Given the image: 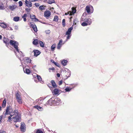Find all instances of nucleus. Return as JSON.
<instances>
[{
  "mask_svg": "<svg viewBox=\"0 0 133 133\" xmlns=\"http://www.w3.org/2000/svg\"><path fill=\"white\" fill-rule=\"evenodd\" d=\"M10 44L13 46L15 48L16 51H17V53L15 52V54L16 55L18 58L21 60V57H24L22 55V53L21 51H19L18 49V46L19 45L18 43L17 42L11 40L9 42Z\"/></svg>",
  "mask_w": 133,
  "mask_h": 133,
  "instance_id": "f257e3e1",
  "label": "nucleus"
},
{
  "mask_svg": "<svg viewBox=\"0 0 133 133\" xmlns=\"http://www.w3.org/2000/svg\"><path fill=\"white\" fill-rule=\"evenodd\" d=\"M13 112V110L12 107L9 105H7L6 107V112L5 114V115L11 114Z\"/></svg>",
  "mask_w": 133,
  "mask_h": 133,
  "instance_id": "f03ea898",
  "label": "nucleus"
},
{
  "mask_svg": "<svg viewBox=\"0 0 133 133\" xmlns=\"http://www.w3.org/2000/svg\"><path fill=\"white\" fill-rule=\"evenodd\" d=\"M54 97H53L50 98L46 103L47 105H56V103L55 102Z\"/></svg>",
  "mask_w": 133,
  "mask_h": 133,
  "instance_id": "7ed1b4c3",
  "label": "nucleus"
},
{
  "mask_svg": "<svg viewBox=\"0 0 133 133\" xmlns=\"http://www.w3.org/2000/svg\"><path fill=\"white\" fill-rule=\"evenodd\" d=\"M14 122H20L21 120V116L18 115H16L12 118Z\"/></svg>",
  "mask_w": 133,
  "mask_h": 133,
  "instance_id": "20e7f679",
  "label": "nucleus"
},
{
  "mask_svg": "<svg viewBox=\"0 0 133 133\" xmlns=\"http://www.w3.org/2000/svg\"><path fill=\"white\" fill-rule=\"evenodd\" d=\"M50 88L51 90H52L53 87H50ZM52 93L54 95H59L60 93L59 92L60 91L58 89L55 88L53 91L51 90Z\"/></svg>",
  "mask_w": 133,
  "mask_h": 133,
  "instance_id": "39448f33",
  "label": "nucleus"
},
{
  "mask_svg": "<svg viewBox=\"0 0 133 133\" xmlns=\"http://www.w3.org/2000/svg\"><path fill=\"white\" fill-rule=\"evenodd\" d=\"M86 10L88 13H89L90 11L92 13L93 10V7L91 5L87 6L86 7Z\"/></svg>",
  "mask_w": 133,
  "mask_h": 133,
  "instance_id": "423d86ee",
  "label": "nucleus"
},
{
  "mask_svg": "<svg viewBox=\"0 0 133 133\" xmlns=\"http://www.w3.org/2000/svg\"><path fill=\"white\" fill-rule=\"evenodd\" d=\"M16 96L17 101L19 104H21L22 103V98L20 96V95L18 93H17L16 94Z\"/></svg>",
  "mask_w": 133,
  "mask_h": 133,
  "instance_id": "0eeeda50",
  "label": "nucleus"
},
{
  "mask_svg": "<svg viewBox=\"0 0 133 133\" xmlns=\"http://www.w3.org/2000/svg\"><path fill=\"white\" fill-rule=\"evenodd\" d=\"M21 131L24 132L25 131V125L24 123H21L20 127Z\"/></svg>",
  "mask_w": 133,
  "mask_h": 133,
  "instance_id": "6e6552de",
  "label": "nucleus"
},
{
  "mask_svg": "<svg viewBox=\"0 0 133 133\" xmlns=\"http://www.w3.org/2000/svg\"><path fill=\"white\" fill-rule=\"evenodd\" d=\"M51 15L50 12L49 11L47 10L45 11L44 13V15L47 18L49 17Z\"/></svg>",
  "mask_w": 133,
  "mask_h": 133,
  "instance_id": "1a4fd4ad",
  "label": "nucleus"
},
{
  "mask_svg": "<svg viewBox=\"0 0 133 133\" xmlns=\"http://www.w3.org/2000/svg\"><path fill=\"white\" fill-rule=\"evenodd\" d=\"M71 11H69V15L70 16L72 15H74V14L76 12V9L74 7H72L71 8Z\"/></svg>",
  "mask_w": 133,
  "mask_h": 133,
  "instance_id": "9d476101",
  "label": "nucleus"
},
{
  "mask_svg": "<svg viewBox=\"0 0 133 133\" xmlns=\"http://www.w3.org/2000/svg\"><path fill=\"white\" fill-rule=\"evenodd\" d=\"M25 2L26 6L28 7H30L32 6V3L28 1L27 0H25Z\"/></svg>",
  "mask_w": 133,
  "mask_h": 133,
  "instance_id": "9b49d317",
  "label": "nucleus"
},
{
  "mask_svg": "<svg viewBox=\"0 0 133 133\" xmlns=\"http://www.w3.org/2000/svg\"><path fill=\"white\" fill-rule=\"evenodd\" d=\"M33 51L34 53V56L36 57L37 56L41 53V52L38 50H34Z\"/></svg>",
  "mask_w": 133,
  "mask_h": 133,
  "instance_id": "f8f14e48",
  "label": "nucleus"
},
{
  "mask_svg": "<svg viewBox=\"0 0 133 133\" xmlns=\"http://www.w3.org/2000/svg\"><path fill=\"white\" fill-rule=\"evenodd\" d=\"M55 102L56 103V105H57L59 104V103L61 102V100L59 98H54Z\"/></svg>",
  "mask_w": 133,
  "mask_h": 133,
  "instance_id": "ddd939ff",
  "label": "nucleus"
},
{
  "mask_svg": "<svg viewBox=\"0 0 133 133\" xmlns=\"http://www.w3.org/2000/svg\"><path fill=\"white\" fill-rule=\"evenodd\" d=\"M23 70L24 72L27 74H30V71L29 69L24 68H23Z\"/></svg>",
  "mask_w": 133,
  "mask_h": 133,
  "instance_id": "4468645a",
  "label": "nucleus"
},
{
  "mask_svg": "<svg viewBox=\"0 0 133 133\" xmlns=\"http://www.w3.org/2000/svg\"><path fill=\"white\" fill-rule=\"evenodd\" d=\"M51 83L53 88H55L57 87V85L54 80H51Z\"/></svg>",
  "mask_w": 133,
  "mask_h": 133,
  "instance_id": "2eb2a0df",
  "label": "nucleus"
},
{
  "mask_svg": "<svg viewBox=\"0 0 133 133\" xmlns=\"http://www.w3.org/2000/svg\"><path fill=\"white\" fill-rule=\"evenodd\" d=\"M72 29H73V28H72V26L69 28L68 29L67 31L66 32V35L70 34L71 32V31H72Z\"/></svg>",
  "mask_w": 133,
  "mask_h": 133,
  "instance_id": "dca6fc26",
  "label": "nucleus"
},
{
  "mask_svg": "<svg viewBox=\"0 0 133 133\" xmlns=\"http://www.w3.org/2000/svg\"><path fill=\"white\" fill-rule=\"evenodd\" d=\"M84 21L87 22L89 25H90L91 23V19L90 18H88L85 19Z\"/></svg>",
  "mask_w": 133,
  "mask_h": 133,
  "instance_id": "f3484780",
  "label": "nucleus"
},
{
  "mask_svg": "<svg viewBox=\"0 0 133 133\" xmlns=\"http://www.w3.org/2000/svg\"><path fill=\"white\" fill-rule=\"evenodd\" d=\"M0 26L4 28H5L7 26L6 24L4 22L0 23Z\"/></svg>",
  "mask_w": 133,
  "mask_h": 133,
  "instance_id": "a211bd4d",
  "label": "nucleus"
},
{
  "mask_svg": "<svg viewBox=\"0 0 133 133\" xmlns=\"http://www.w3.org/2000/svg\"><path fill=\"white\" fill-rule=\"evenodd\" d=\"M67 61L65 59L63 60L61 62V64L62 65L65 66L67 65Z\"/></svg>",
  "mask_w": 133,
  "mask_h": 133,
  "instance_id": "6ab92c4d",
  "label": "nucleus"
},
{
  "mask_svg": "<svg viewBox=\"0 0 133 133\" xmlns=\"http://www.w3.org/2000/svg\"><path fill=\"white\" fill-rule=\"evenodd\" d=\"M37 77L38 80L41 83H43V82L42 81V78L39 75L37 74Z\"/></svg>",
  "mask_w": 133,
  "mask_h": 133,
  "instance_id": "aec40b11",
  "label": "nucleus"
},
{
  "mask_svg": "<svg viewBox=\"0 0 133 133\" xmlns=\"http://www.w3.org/2000/svg\"><path fill=\"white\" fill-rule=\"evenodd\" d=\"M39 41L37 39H35L33 41L32 43L34 45H36L38 44Z\"/></svg>",
  "mask_w": 133,
  "mask_h": 133,
  "instance_id": "412c9836",
  "label": "nucleus"
},
{
  "mask_svg": "<svg viewBox=\"0 0 133 133\" xmlns=\"http://www.w3.org/2000/svg\"><path fill=\"white\" fill-rule=\"evenodd\" d=\"M9 7L10 9L12 11L16 8V5H14L12 6H10Z\"/></svg>",
  "mask_w": 133,
  "mask_h": 133,
  "instance_id": "4be33fe9",
  "label": "nucleus"
},
{
  "mask_svg": "<svg viewBox=\"0 0 133 133\" xmlns=\"http://www.w3.org/2000/svg\"><path fill=\"white\" fill-rule=\"evenodd\" d=\"M43 100H42L41 98H39V99H37L36 100V102H38L39 104H40L42 103V102L43 101Z\"/></svg>",
  "mask_w": 133,
  "mask_h": 133,
  "instance_id": "5701e85b",
  "label": "nucleus"
},
{
  "mask_svg": "<svg viewBox=\"0 0 133 133\" xmlns=\"http://www.w3.org/2000/svg\"><path fill=\"white\" fill-rule=\"evenodd\" d=\"M34 108H36L39 111H42L43 110V108L42 107L38 105L35 106Z\"/></svg>",
  "mask_w": 133,
  "mask_h": 133,
  "instance_id": "b1692460",
  "label": "nucleus"
},
{
  "mask_svg": "<svg viewBox=\"0 0 133 133\" xmlns=\"http://www.w3.org/2000/svg\"><path fill=\"white\" fill-rule=\"evenodd\" d=\"M19 19V17L18 16L15 17L13 18V20L15 22H17Z\"/></svg>",
  "mask_w": 133,
  "mask_h": 133,
  "instance_id": "393cba45",
  "label": "nucleus"
},
{
  "mask_svg": "<svg viewBox=\"0 0 133 133\" xmlns=\"http://www.w3.org/2000/svg\"><path fill=\"white\" fill-rule=\"evenodd\" d=\"M38 44H39L40 45L41 47L43 48L44 47L43 43L42 41H39Z\"/></svg>",
  "mask_w": 133,
  "mask_h": 133,
  "instance_id": "a878e982",
  "label": "nucleus"
},
{
  "mask_svg": "<svg viewBox=\"0 0 133 133\" xmlns=\"http://www.w3.org/2000/svg\"><path fill=\"white\" fill-rule=\"evenodd\" d=\"M6 101L5 100V99L3 100V101L2 104V107L3 108H4L5 107L6 104Z\"/></svg>",
  "mask_w": 133,
  "mask_h": 133,
  "instance_id": "bb28decb",
  "label": "nucleus"
},
{
  "mask_svg": "<svg viewBox=\"0 0 133 133\" xmlns=\"http://www.w3.org/2000/svg\"><path fill=\"white\" fill-rule=\"evenodd\" d=\"M47 2L48 4H51L53 3H54L55 1L54 0H48L47 1Z\"/></svg>",
  "mask_w": 133,
  "mask_h": 133,
  "instance_id": "cd10ccee",
  "label": "nucleus"
},
{
  "mask_svg": "<svg viewBox=\"0 0 133 133\" xmlns=\"http://www.w3.org/2000/svg\"><path fill=\"white\" fill-rule=\"evenodd\" d=\"M5 9V6L3 4H0V10H3Z\"/></svg>",
  "mask_w": 133,
  "mask_h": 133,
  "instance_id": "c85d7f7f",
  "label": "nucleus"
},
{
  "mask_svg": "<svg viewBox=\"0 0 133 133\" xmlns=\"http://www.w3.org/2000/svg\"><path fill=\"white\" fill-rule=\"evenodd\" d=\"M26 14H24V15L22 16V18L24 19V22L26 21Z\"/></svg>",
  "mask_w": 133,
  "mask_h": 133,
  "instance_id": "c756f323",
  "label": "nucleus"
},
{
  "mask_svg": "<svg viewBox=\"0 0 133 133\" xmlns=\"http://www.w3.org/2000/svg\"><path fill=\"white\" fill-rule=\"evenodd\" d=\"M56 45L55 44H53L51 47V50L52 51H54L55 50V49L56 48Z\"/></svg>",
  "mask_w": 133,
  "mask_h": 133,
  "instance_id": "7c9ffc66",
  "label": "nucleus"
},
{
  "mask_svg": "<svg viewBox=\"0 0 133 133\" xmlns=\"http://www.w3.org/2000/svg\"><path fill=\"white\" fill-rule=\"evenodd\" d=\"M58 16H55L53 19V21L56 22H57L58 21Z\"/></svg>",
  "mask_w": 133,
  "mask_h": 133,
  "instance_id": "2f4dec72",
  "label": "nucleus"
},
{
  "mask_svg": "<svg viewBox=\"0 0 133 133\" xmlns=\"http://www.w3.org/2000/svg\"><path fill=\"white\" fill-rule=\"evenodd\" d=\"M25 59L27 63H30L31 62V60L30 59V58H28V57H25Z\"/></svg>",
  "mask_w": 133,
  "mask_h": 133,
  "instance_id": "473e14b6",
  "label": "nucleus"
},
{
  "mask_svg": "<svg viewBox=\"0 0 133 133\" xmlns=\"http://www.w3.org/2000/svg\"><path fill=\"white\" fill-rule=\"evenodd\" d=\"M30 26L31 27L33 28L34 27H36V25L35 24L33 23H30Z\"/></svg>",
  "mask_w": 133,
  "mask_h": 133,
  "instance_id": "72a5a7b5",
  "label": "nucleus"
},
{
  "mask_svg": "<svg viewBox=\"0 0 133 133\" xmlns=\"http://www.w3.org/2000/svg\"><path fill=\"white\" fill-rule=\"evenodd\" d=\"M78 21L77 19L76 18L74 20V23L72 26H73V25H76V23H77L78 22Z\"/></svg>",
  "mask_w": 133,
  "mask_h": 133,
  "instance_id": "f704fd0d",
  "label": "nucleus"
},
{
  "mask_svg": "<svg viewBox=\"0 0 133 133\" xmlns=\"http://www.w3.org/2000/svg\"><path fill=\"white\" fill-rule=\"evenodd\" d=\"M13 113L14 114H16V115H18V111L17 110H13Z\"/></svg>",
  "mask_w": 133,
  "mask_h": 133,
  "instance_id": "c9c22d12",
  "label": "nucleus"
},
{
  "mask_svg": "<svg viewBox=\"0 0 133 133\" xmlns=\"http://www.w3.org/2000/svg\"><path fill=\"white\" fill-rule=\"evenodd\" d=\"M81 25L83 26H87V25H89V24H88L86 22H83L82 24Z\"/></svg>",
  "mask_w": 133,
  "mask_h": 133,
  "instance_id": "e433bc0d",
  "label": "nucleus"
},
{
  "mask_svg": "<svg viewBox=\"0 0 133 133\" xmlns=\"http://www.w3.org/2000/svg\"><path fill=\"white\" fill-rule=\"evenodd\" d=\"M71 89L72 88H65V89L66 92H69L71 90Z\"/></svg>",
  "mask_w": 133,
  "mask_h": 133,
  "instance_id": "4c0bfd02",
  "label": "nucleus"
},
{
  "mask_svg": "<svg viewBox=\"0 0 133 133\" xmlns=\"http://www.w3.org/2000/svg\"><path fill=\"white\" fill-rule=\"evenodd\" d=\"M62 23L63 26H65V19H63V20Z\"/></svg>",
  "mask_w": 133,
  "mask_h": 133,
  "instance_id": "58836bf2",
  "label": "nucleus"
},
{
  "mask_svg": "<svg viewBox=\"0 0 133 133\" xmlns=\"http://www.w3.org/2000/svg\"><path fill=\"white\" fill-rule=\"evenodd\" d=\"M51 61L53 63H54L55 65L59 67L58 66V64H57L56 62H54L53 60H51Z\"/></svg>",
  "mask_w": 133,
  "mask_h": 133,
  "instance_id": "ea45409f",
  "label": "nucleus"
},
{
  "mask_svg": "<svg viewBox=\"0 0 133 133\" xmlns=\"http://www.w3.org/2000/svg\"><path fill=\"white\" fill-rule=\"evenodd\" d=\"M3 42L4 43H6V44L9 43V42L7 40V39H6V38H4V39L3 40Z\"/></svg>",
  "mask_w": 133,
  "mask_h": 133,
  "instance_id": "a19ab883",
  "label": "nucleus"
},
{
  "mask_svg": "<svg viewBox=\"0 0 133 133\" xmlns=\"http://www.w3.org/2000/svg\"><path fill=\"white\" fill-rule=\"evenodd\" d=\"M8 119L7 121L8 122H10L11 121H12L11 119H12V118H11V116H9L8 117Z\"/></svg>",
  "mask_w": 133,
  "mask_h": 133,
  "instance_id": "79ce46f5",
  "label": "nucleus"
},
{
  "mask_svg": "<svg viewBox=\"0 0 133 133\" xmlns=\"http://www.w3.org/2000/svg\"><path fill=\"white\" fill-rule=\"evenodd\" d=\"M36 133H43V132L40 130L38 129L36 131Z\"/></svg>",
  "mask_w": 133,
  "mask_h": 133,
  "instance_id": "37998d69",
  "label": "nucleus"
},
{
  "mask_svg": "<svg viewBox=\"0 0 133 133\" xmlns=\"http://www.w3.org/2000/svg\"><path fill=\"white\" fill-rule=\"evenodd\" d=\"M61 47V44H58L57 47V49H60V48Z\"/></svg>",
  "mask_w": 133,
  "mask_h": 133,
  "instance_id": "c03bdc74",
  "label": "nucleus"
},
{
  "mask_svg": "<svg viewBox=\"0 0 133 133\" xmlns=\"http://www.w3.org/2000/svg\"><path fill=\"white\" fill-rule=\"evenodd\" d=\"M39 9L41 10H42L44 9V7L43 6L41 5L39 7Z\"/></svg>",
  "mask_w": 133,
  "mask_h": 133,
  "instance_id": "a18cd8bd",
  "label": "nucleus"
},
{
  "mask_svg": "<svg viewBox=\"0 0 133 133\" xmlns=\"http://www.w3.org/2000/svg\"><path fill=\"white\" fill-rule=\"evenodd\" d=\"M36 18V16L35 15H33L32 16H30V18L31 19H35Z\"/></svg>",
  "mask_w": 133,
  "mask_h": 133,
  "instance_id": "49530a36",
  "label": "nucleus"
},
{
  "mask_svg": "<svg viewBox=\"0 0 133 133\" xmlns=\"http://www.w3.org/2000/svg\"><path fill=\"white\" fill-rule=\"evenodd\" d=\"M19 6H22L23 5V3L22 1H19L18 3Z\"/></svg>",
  "mask_w": 133,
  "mask_h": 133,
  "instance_id": "de8ad7c7",
  "label": "nucleus"
},
{
  "mask_svg": "<svg viewBox=\"0 0 133 133\" xmlns=\"http://www.w3.org/2000/svg\"><path fill=\"white\" fill-rule=\"evenodd\" d=\"M34 30V31L35 32H37V29L36 27H36H34L33 28Z\"/></svg>",
  "mask_w": 133,
  "mask_h": 133,
  "instance_id": "09e8293b",
  "label": "nucleus"
},
{
  "mask_svg": "<svg viewBox=\"0 0 133 133\" xmlns=\"http://www.w3.org/2000/svg\"><path fill=\"white\" fill-rule=\"evenodd\" d=\"M55 69L54 68H50L49 69V71L50 72L51 71L50 70H55Z\"/></svg>",
  "mask_w": 133,
  "mask_h": 133,
  "instance_id": "8fccbe9b",
  "label": "nucleus"
},
{
  "mask_svg": "<svg viewBox=\"0 0 133 133\" xmlns=\"http://www.w3.org/2000/svg\"><path fill=\"white\" fill-rule=\"evenodd\" d=\"M31 10L30 9H28V8H25V10L27 12H29Z\"/></svg>",
  "mask_w": 133,
  "mask_h": 133,
  "instance_id": "3c124183",
  "label": "nucleus"
},
{
  "mask_svg": "<svg viewBox=\"0 0 133 133\" xmlns=\"http://www.w3.org/2000/svg\"><path fill=\"white\" fill-rule=\"evenodd\" d=\"M68 35V36L67 37V39H69L70 38V37L71 36V35H70V34H69V35Z\"/></svg>",
  "mask_w": 133,
  "mask_h": 133,
  "instance_id": "603ef678",
  "label": "nucleus"
},
{
  "mask_svg": "<svg viewBox=\"0 0 133 133\" xmlns=\"http://www.w3.org/2000/svg\"><path fill=\"white\" fill-rule=\"evenodd\" d=\"M35 5L36 6V7H37V6H39V3H35Z\"/></svg>",
  "mask_w": 133,
  "mask_h": 133,
  "instance_id": "864d4df0",
  "label": "nucleus"
},
{
  "mask_svg": "<svg viewBox=\"0 0 133 133\" xmlns=\"http://www.w3.org/2000/svg\"><path fill=\"white\" fill-rule=\"evenodd\" d=\"M14 115H15V116L16 115V114H14L13 113H11V114H10V116L12 117Z\"/></svg>",
  "mask_w": 133,
  "mask_h": 133,
  "instance_id": "5fc2aeb1",
  "label": "nucleus"
},
{
  "mask_svg": "<svg viewBox=\"0 0 133 133\" xmlns=\"http://www.w3.org/2000/svg\"><path fill=\"white\" fill-rule=\"evenodd\" d=\"M58 84L59 85H61L62 84V81H61L59 82Z\"/></svg>",
  "mask_w": 133,
  "mask_h": 133,
  "instance_id": "6e6d98bb",
  "label": "nucleus"
},
{
  "mask_svg": "<svg viewBox=\"0 0 133 133\" xmlns=\"http://www.w3.org/2000/svg\"><path fill=\"white\" fill-rule=\"evenodd\" d=\"M63 41L62 39H61L59 41V42L58 43V44H61V43H62V42Z\"/></svg>",
  "mask_w": 133,
  "mask_h": 133,
  "instance_id": "4d7b16f0",
  "label": "nucleus"
},
{
  "mask_svg": "<svg viewBox=\"0 0 133 133\" xmlns=\"http://www.w3.org/2000/svg\"><path fill=\"white\" fill-rule=\"evenodd\" d=\"M45 32H46V33L48 34L50 33V31L49 30H48L46 31H45Z\"/></svg>",
  "mask_w": 133,
  "mask_h": 133,
  "instance_id": "13d9d810",
  "label": "nucleus"
},
{
  "mask_svg": "<svg viewBox=\"0 0 133 133\" xmlns=\"http://www.w3.org/2000/svg\"><path fill=\"white\" fill-rule=\"evenodd\" d=\"M34 19V21L35 22H37L38 21V19H37L35 18Z\"/></svg>",
  "mask_w": 133,
  "mask_h": 133,
  "instance_id": "bf43d9fd",
  "label": "nucleus"
},
{
  "mask_svg": "<svg viewBox=\"0 0 133 133\" xmlns=\"http://www.w3.org/2000/svg\"><path fill=\"white\" fill-rule=\"evenodd\" d=\"M15 29L17 30L18 29V27L17 26H15Z\"/></svg>",
  "mask_w": 133,
  "mask_h": 133,
  "instance_id": "052dcab7",
  "label": "nucleus"
},
{
  "mask_svg": "<svg viewBox=\"0 0 133 133\" xmlns=\"http://www.w3.org/2000/svg\"><path fill=\"white\" fill-rule=\"evenodd\" d=\"M2 119V116H0V123H1V120Z\"/></svg>",
  "mask_w": 133,
  "mask_h": 133,
  "instance_id": "680f3d73",
  "label": "nucleus"
},
{
  "mask_svg": "<svg viewBox=\"0 0 133 133\" xmlns=\"http://www.w3.org/2000/svg\"><path fill=\"white\" fill-rule=\"evenodd\" d=\"M57 75L58 77H59L60 76V74L59 73L57 74Z\"/></svg>",
  "mask_w": 133,
  "mask_h": 133,
  "instance_id": "e2e57ef3",
  "label": "nucleus"
},
{
  "mask_svg": "<svg viewBox=\"0 0 133 133\" xmlns=\"http://www.w3.org/2000/svg\"><path fill=\"white\" fill-rule=\"evenodd\" d=\"M37 1V0H31L30 1L31 2H34Z\"/></svg>",
  "mask_w": 133,
  "mask_h": 133,
  "instance_id": "0e129e2a",
  "label": "nucleus"
},
{
  "mask_svg": "<svg viewBox=\"0 0 133 133\" xmlns=\"http://www.w3.org/2000/svg\"><path fill=\"white\" fill-rule=\"evenodd\" d=\"M69 12L68 13H65V15H67L69 14Z\"/></svg>",
  "mask_w": 133,
  "mask_h": 133,
  "instance_id": "69168bd1",
  "label": "nucleus"
},
{
  "mask_svg": "<svg viewBox=\"0 0 133 133\" xmlns=\"http://www.w3.org/2000/svg\"><path fill=\"white\" fill-rule=\"evenodd\" d=\"M2 36L1 35H0V39H2Z\"/></svg>",
  "mask_w": 133,
  "mask_h": 133,
  "instance_id": "338daca9",
  "label": "nucleus"
},
{
  "mask_svg": "<svg viewBox=\"0 0 133 133\" xmlns=\"http://www.w3.org/2000/svg\"><path fill=\"white\" fill-rule=\"evenodd\" d=\"M15 125L16 126V127H17H17H18V126H17V125H16V124H15Z\"/></svg>",
  "mask_w": 133,
  "mask_h": 133,
  "instance_id": "774afa93",
  "label": "nucleus"
}]
</instances>
